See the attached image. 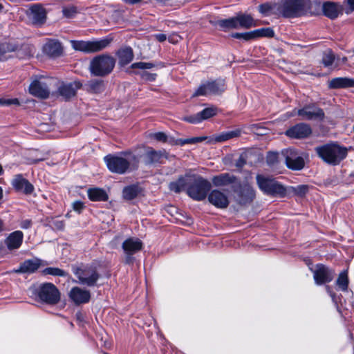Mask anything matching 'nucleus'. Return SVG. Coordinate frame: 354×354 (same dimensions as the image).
Here are the masks:
<instances>
[{"label": "nucleus", "instance_id": "1", "mask_svg": "<svg viewBox=\"0 0 354 354\" xmlns=\"http://www.w3.org/2000/svg\"><path fill=\"white\" fill-rule=\"evenodd\" d=\"M104 161L111 171L120 174L125 173L129 168H136L138 164V158L131 153H125L121 156H106Z\"/></svg>", "mask_w": 354, "mask_h": 354}, {"label": "nucleus", "instance_id": "2", "mask_svg": "<svg viewBox=\"0 0 354 354\" xmlns=\"http://www.w3.org/2000/svg\"><path fill=\"white\" fill-rule=\"evenodd\" d=\"M188 180L187 194L196 201L205 199L211 188L210 183L196 175H189Z\"/></svg>", "mask_w": 354, "mask_h": 354}, {"label": "nucleus", "instance_id": "3", "mask_svg": "<svg viewBox=\"0 0 354 354\" xmlns=\"http://www.w3.org/2000/svg\"><path fill=\"white\" fill-rule=\"evenodd\" d=\"M115 64V60L112 56L104 54L91 61L89 70L92 75L102 77L111 73Z\"/></svg>", "mask_w": 354, "mask_h": 354}, {"label": "nucleus", "instance_id": "4", "mask_svg": "<svg viewBox=\"0 0 354 354\" xmlns=\"http://www.w3.org/2000/svg\"><path fill=\"white\" fill-rule=\"evenodd\" d=\"M31 292L40 301L48 304H55L60 299V293L56 286L50 283H45L30 288Z\"/></svg>", "mask_w": 354, "mask_h": 354}, {"label": "nucleus", "instance_id": "5", "mask_svg": "<svg viewBox=\"0 0 354 354\" xmlns=\"http://www.w3.org/2000/svg\"><path fill=\"white\" fill-rule=\"evenodd\" d=\"M257 183L259 188L267 195L284 197L287 194L286 188L274 178L257 175Z\"/></svg>", "mask_w": 354, "mask_h": 354}, {"label": "nucleus", "instance_id": "6", "mask_svg": "<svg viewBox=\"0 0 354 354\" xmlns=\"http://www.w3.org/2000/svg\"><path fill=\"white\" fill-rule=\"evenodd\" d=\"M111 41L112 38L106 37L102 39L91 41L71 40V44L73 48L75 50L84 53H95L106 48L110 45Z\"/></svg>", "mask_w": 354, "mask_h": 354}, {"label": "nucleus", "instance_id": "7", "mask_svg": "<svg viewBox=\"0 0 354 354\" xmlns=\"http://www.w3.org/2000/svg\"><path fill=\"white\" fill-rule=\"evenodd\" d=\"M72 270L78 279L77 282L84 286H94L100 277L95 268L93 266H73Z\"/></svg>", "mask_w": 354, "mask_h": 354}, {"label": "nucleus", "instance_id": "8", "mask_svg": "<svg viewBox=\"0 0 354 354\" xmlns=\"http://www.w3.org/2000/svg\"><path fill=\"white\" fill-rule=\"evenodd\" d=\"M55 82L56 80L53 78L41 77L30 84L29 92L35 97L47 98L49 96L50 88Z\"/></svg>", "mask_w": 354, "mask_h": 354}, {"label": "nucleus", "instance_id": "9", "mask_svg": "<svg viewBox=\"0 0 354 354\" xmlns=\"http://www.w3.org/2000/svg\"><path fill=\"white\" fill-rule=\"evenodd\" d=\"M278 10L284 17H297L306 12L304 0H285L279 7Z\"/></svg>", "mask_w": 354, "mask_h": 354}, {"label": "nucleus", "instance_id": "10", "mask_svg": "<svg viewBox=\"0 0 354 354\" xmlns=\"http://www.w3.org/2000/svg\"><path fill=\"white\" fill-rule=\"evenodd\" d=\"M225 82L223 80H217L212 82H206L201 84L193 96H205L208 95H218L224 91Z\"/></svg>", "mask_w": 354, "mask_h": 354}, {"label": "nucleus", "instance_id": "11", "mask_svg": "<svg viewBox=\"0 0 354 354\" xmlns=\"http://www.w3.org/2000/svg\"><path fill=\"white\" fill-rule=\"evenodd\" d=\"M285 162L288 168L292 170H301L304 168L305 162L301 153L295 149H287L282 151Z\"/></svg>", "mask_w": 354, "mask_h": 354}, {"label": "nucleus", "instance_id": "12", "mask_svg": "<svg viewBox=\"0 0 354 354\" xmlns=\"http://www.w3.org/2000/svg\"><path fill=\"white\" fill-rule=\"evenodd\" d=\"M298 115L302 120H322L324 113V111L315 105L306 106L299 110H293L289 116H294Z\"/></svg>", "mask_w": 354, "mask_h": 354}, {"label": "nucleus", "instance_id": "13", "mask_svg": "<svg viewBox=\"0 0 354 354\" xmlns=\"http://www.w3.org/2000/svg\"><path fill=\"white\" fill-rule=\"evenodd\" d=\"M313 273V278L317 285H322L330 281V272L328 268L323 264H317L310 268Z\"/></svg>", "mask_w": 354, "mask_h": 354}, {"label": "nucleus", "instance_id": "14", "mask_svg": "<svg viewBox=\"0 0 354 354\" xmlns=\"http://www.w3.org/2000/svg\"><path fill=\"white\" fill-rule=\"evenodd\" d=\"M70 299L76 305L88 303L91 298L88 290L80 287H73L68 293Z\"/></svg>", "mask_w": 354, "mask_h": 354}, {"label": "nucleus", "instance_id": "15", "mask_svg": "<svg viewBox=\"0 0 354 354\" xmlns=\"http://www.w3.org/2000/svg\"><path fill=\"white\" fill-rule=\"evenodd\" d=\"M311 132L309 125L299 123L288 129L286 131V135L291 138L301 139L308 137Z\"/></svg>", "mask_w": 354, "mask_h": 354}, {"label": "nucleus", "instance_id": "16", "mask_svg": "<svg viewBox=\"0 0 354 354\" xmlns=\"http://www.w3.org/2000/svg\"><path fill=\"white\" fill-rule=\"evenodd\" d=\"M28 15L31 22L37 26L43 24L46 19V10L39 5L31 6Z\"/></svg>", "mask_w": 354, "mask_h": 354}, {"label": "nucleus", "instance_id": "17", "mask_svg": "<svg viewBox=\"0 0 354 354\" xmlns=\"http://www.w3.org/2000/svg\"><path fill=\"white\" fill-rule=\"evenodd\" d=\"M208 201L217 208H226L229 205L228 197L225 193L218 189H214L209 194Z\"/></svg>", "mask_w": 354, "mask_h": 354}, {"label": "nucleus", "instance_id": "18", "mask_svg": "<svg viewBox=\"0 0 354 354\" xmlns=\"http://www.w3.org/2000/svg\"><path fill=\"white\" fill-rule=\"evenodd\" d=\"M142 248V241L138 238H129L122 243V248L127 254V262L131 261V255L140 251Z\"/></svg>", "mask_w": 354, "mask_h": 354}, {"label": "nucleus", "instance_id": "19", "mask_svg": "<svg viewBox=\"0 0 354 354\" xmlns=\"http://www.w3.org/2000/svg\"><path fill=\"white\" fill-rule=\"evenodd\" d=\"M82 86L80 82H72L68 83H62L58 87V92L61 96L65 99H69L75 95L77 91Z\"/></svg>", "mask_w": 354, "mask_h": 354}, {"label": "nucleus", "instance_id": "20", "mask_svg": "<svg viewBox=\"0 0 354 354\" xmlns=\"http://www.w3.org/2000/svg\"><path fill=\"white\" fill-rule=\"evenodd\" d=\"M12 185L16 190L26 194H30L34 190L33 185L20 174L14 177Z\"/></svg>", "mask_w": 354, "mask_h": 354}, {"label": "nucleus", "instance_id": "21", "mask_svg": "<svg viewBox=\"0 0 354 354\" xmlns=\"http://www.w3.org/2000/svg\"><path fill=\"white\" fill-rule=\"evenodd\" d=\"M166 156L165 151H156L151 147H147L143 156L145 165H153L160 162V160Z\"/></svg>", "mask_w": 354, "mask_h": 354}, {"label": "nucleus", "instance_id": "22", "mask_svg": "<svg viewBox=\"0 0 354 354\" xmlns=\"http://www.w3.org/2000/svg\"><path fill=\"white\" fill-rule=\"evenodd\" d=\"M237 194V201L240 204H246L250 203L255 196V192L254 189L248 184L241 185Z\"/></svg>", "mask_w": 354, "mask_h": 354}, {"label": "nucleus", "instance_id": "23", "mask_svg": "<svg viewBox=\"0 0 354 354\" xmlns=\"http://www.w3.org/2000/svg\"><path fill=\"white\" fill-rule=\"evenodd\" d=\"M24 239L21 231L17 230L10 233L5 239V244L9 250H17L20 248Z\"/></svg>", "mask_w": 354, "mask_h": 354}, {"label": "nucleus", "instance_id": "24", "mask_svg": "<svg viewBox=\"0 0 354 354\" xmlns=\"http://www.w3.org/2000/svg\"><path fill=\"white\" fill-rule=\"evenodd\" d=\"M241 134V131L240 129H235L232 131H228L225 132H222L218 135L209 137V144H214L216 142H222L227 141L228 140L239 137Z\"/></svg>", "mask_w": 354, "mask_h": 354}, {"label": "nucleus", "instance_id": "25", "mask_svg": "<svg viewBox=\"0 0 354 354\" xmlns=\"http://www.w3.org/2000/svg\"><path fill=\"white\" fill-rule=\"evenodd\" d=\"M237 178L228 173L221 174L212 178V182L216 187H223L236 183Z\"/></svg>", "mask_w": 354, "mask_h": 354}, {"label": "nucleus", "instance_id": "26", "mask_svg": "<svg viewBox=\"0 0 354 354\" xmlns=\"http://www.w3.org/2000/svg\"><path fill=\"white\" fill-rule=\"evenodd\" d=\"M41 265V260L32 259L25 261L21 264L17 272L32 273L36 271Z\"/></svg>", "mask_w": 354, "mask_h": 354}, {"label": "nucleus", "instance_id": "27", "mask_svg": "<svg viewBox=\"0 0 354 354\" xmlns=\"http://www.w3.org/2000/svg\"><path fill=\"white\" fill-rule=\"evenodd\" d=\"M238 28H250L257 26L258 23L249 15H239L236 16Z\"/></svg>", "mask_w": 354, "mask_h": 354}, {"label": "nucleus", "instance_id": "28", "mask_svg": "<svg viewBox=\"0 0 354 354\" xmlns=\"http://www.w3.org/2000/svg\"><path fill=\"white\" fill-rule=\"evenodd\" d=\"M44 50L46 54L50 56H55L61 54L62 48L59 41L56 40H49L44 45Z\"/></svg>", "mask_w": 354, "mask_h": 354}, {"label": "nucleus", "instance_id": "29", "mask_svg": "<svg viewBox=\"0 0 354 354\" xmlns=\"http://www.w3.org/2000/svg\"><path fill=\"white\" fill-rule=\"evenodd\" d=\"M319 156L326 162L332 163V144L328 143L316 148Z\"/></svg>", "mask_w": 354, "mask_h": 354}, {"label": "nucleus", "instance_id": "30", "mask_svg": "<svg viewBox=\"0 0 354 354\" xmlns=\"http://www.w3.org/2000/svg\"><path fill=\"white\" fill-rule=\"evenodd\" d=\"M348 149L336 143H333V165L339 164L347 156Z\"/></svg>", "mask_w": 354, "mask_h": 354}, {"label": "nucleus", "instance_id": "31", "mask_svg": "<svg viewBox=\"0 0 354 354\" xmlns=\"http://www.w3.org/2000/svg\"><path fill=\"white\" fill-rule=\"evenodd\" d=\"M88 196L93 201H105L108 199L106 192L100 188H91L88 190Z\"/></svg>", "mask_w": 354, "mask_h": 354}, {"label": "nucleus", "instance_id": "32", "mask_svg": "<svg viewBox=\"0 0 354 354\" xmlns=\"http://www.w3.org/2000/svg\"><path fill=\"white\" fill-rule=\"evenodd\" d=\"M189 177V175H185L183 177L179 178L178 180H176L175 182H171L169 186L170 190H171L176 193L180 192L181 191H183L185 189H186L187 190Z\"/></svg>", "mask_w": 354, "mask_h": 354}, {"label": "nucleus", "instance_id": "33", "mask_svg": "<svg viewBox=\"0 0 354 354\" xmlns=\"http://www.w3.org/2000/svg\"><path fill=\"white\" fill-rule=\"evenodd\" d=\"M118 56L119 63L121 65H127L130 63L133 58V50L130 47H125L118 52Z\"/></svg>", "mask_w": 354, "mask_h": 354}, {"label": "nucleus", "instance_id": "34", "mask_svg": "<svg viewBox=\"0 0 354 354\" xmlns=\"http://www.w3.org/2000/svg\"><path fill=\"white\" fill-rule=\"evenodd\" d=\"M354 87V79L348 77L333 78V88Z\"/></svg>", "mask_w": 354, "mask_h": 354}, {"label": "nucleus", "instance_id": "35", "mask_svg": "<svg viewBox=\"0 0 354 354\" xmlns=\"http://www.w3.org/2000/svg\"><path fill=\"white\" fill-rule=\"evenodd\" d=\"M209 137L207 136H199L186 139H178L176 140L175 144L177 145L183 146L187 144L195 145L205 140L207 141V143H209Z\"/></svg>", "mask_w": 354, "mask_h": 354}, {"label": "nucleus", "instance_id": "36", "mask_svg": "<svg viewBox=\"0 0 354 354\" xmlns=\"http://www.w3.org/2000/svg\"><path fill=\"white\" fill-rule=\"evenodd\" d=\"M348 286V271L346 270L341 272L336 281V286L339 290L345 291Z\"/></svg>", "mask_w": 354, "mask_h": 354}, {"label": "nucleus", "instance_id": "37", "mask_svg": "<svg viewBox=\"0 0 354 354\" xmlns=\"http://www.w3.org/2000/svg\"><path fill=\"white\" fill-rule=\"evenodd\" d=\"M139 192L140 190L138 186L133 185L124 187L122 192V194L125 199L132 200L138 196Z\"/></svg>", "mask_w": 354, "mask_h": 354}, {"label": "nucleus", "instance_id": "38", "mask_svg": "<svg viewBox=\"0 0 354 354\" xmlns=\"http://www.w3.org/2000/svg\"><path fill=\"white\" fill-rule=\"evenodd\" d=\"M253 38L257 39L259 37H273L274 32L271 28H262L252 30Z\"/></svg>", "mask_w": 354, "mask_h": 354}, {"label": "nucleus", "instance_id": "39", "mask_svg": "<svg viewBox=\"0 0 354 354\" xmlns=\"http://www.w3.org/2000/svg\"><path fill=\"white\" fill-rule=\"evenodd\" d=\"M88 91L93 93H100L104 89V83L102 80H93L86 84Z\"/></svg>", "mask_w": 354, "mask_h": 354}, {"label": "nucleus", "instance_id": "40", "mask_svg": "<svg viewBox=\"0 0 354 354\" xmlns=\"http://www.w3.org/2000/svg\"><path fill=\"white\" fill-rule=\"evenodd\" d=\"M220 27L223 28L238 29L236 17H231L227 19L220 20L218 22Z\"/></svg>", "mask_w": 354, "mask_h": 354}, {"label": "nucleus", "instance_id": "41", "mask_svg": "<svg viewBox=\"0 0 354 354\" xmlns=\"http://www.w3.org/2000/svg\"><path fill=\"white\" fill-rule=\"evenodd\" d=\"M216 108L215 107H208L202 110L201 112H198L201 121L207 120L216 114Z\"/></svg>", "mask_w": 354, "mask_h": 354}, {"label": "nucleus", "instance_id": "42", "mask_svg": "<svg viewBox=\"0 0 354 354\" xmlns=\"http://www.w3.org/2000/svg\"><path fill=\"white\" fill-rule=\"evenodd\" d=\"M78 13V9L76 6L71 5L63 7L62 14L66 18H73Z\"/></svg>", "mask_w": 354, "mask_h": 354}, {"label": "nucleus", "instance_id": "43", "mask_svg": "<svg viewBox=\"0 0 354 354\" xmlns=\"http://www.w3.org/2000/svg\"><path fill=\"white\" fill-rule=\"evenodd\" d=\"M44 274H50L53 276H66V273L64 270L58 268H47L42 271Z\"/></svg>", "mask_w": 354, "mask_h": 354}, {"label": "nucleus", "instance_id": "44", "mask_svg": "<svg viewBox=\"0 0 354 354\" xmlns=\"http://www.w3.org/2000/svg\"><path fill=\"white\" fill-rule=\"evenodd\" d=\"M148 138L161 142H167L168 141V137L164 132L150 133L148 135Z\"/></svg>", "mask_w": 354, "mask_h": 354}, {"label": "nucleus", "instance_id": "45", "mask_svg": "<svg viewBox=\"0 0 354 354\" xmlns=\"http://www.w3.org/2000/svg\"><path fill=\"white\" fill-rule=\"evenodd\" d=\"M274 7L269 4H261L259 6V11L263 16H269L273 13Z\"/></svg>", "mask_w": 354, "mask_h": 354}, {"label": "nucleus", "instance_id": "46", "mask_svg": "<svg viewBox=\"0 0 354 354\" xmlns=\"http://www.w3.org/2000/svg\"><path fill=\"white\" fill-rule=\"evenodd\" d=\"M291 190L299 196H304L308 191V186L306 185H300L296 187H291Z\"/></svg>", "mask_w": 354, "mask_h": 354}, {"label": "nucleus", "instance_id": "47", "mask_svg": "<svg viewBox=\"0 0 354 354\" xmlns=\"http://www.w3.org/2000/svg\"><path fill=\"white\" fill-rule=\"evenodd\" d=\"M232 37L233 38L243 39L245 41H249V40L254 39L252 31L243 32V33L235 32V33L232 34Z\"/></svg>", "mask_w": 354, "mask_h": 354}, {"label": "nucleus", "instance_id": "48", "mask_svg": "<svg viewBox=\"0 0 354 354\" xmlns=\"http://www.w3.org/2000/svg\"><path fill=\"white\" fill-rule=\"evenodd\" d=\"M322 8L324 14L328 18L332 19V3L330 1L324 3Z\"/></svg>", "mask_w": 354, "mask_h": 354}, {"label": "nucleus", "instance_id": "49", "mask_svg": "<svg viewBox=\"0 0 354 354\" xmlns=\"http://www.w3.org/2000/svg\"><path fill=\"white\" fill-rule=\"evenodd\" d=\"M278 160V153L276 152H269L268 153L266 161L269 165H274Z\"/></svg>", "mask_w": 354, "mask_h": 354}, {"label": "nucleus", "instance_id": "50", "mask_svg": "<svg viewBox=\"0 0 354 354\" xmlns=\"http://www.w3.org/2000/svg\"><path fill=\"white\" fill-rule=\"evenodd\" d=\"M183 120L192 124H198L201 122L198 113L195 115L185 116L183 118Z\"/></svg>", "mask_w": 354, "mask_h": 354}, {"label": "nucleus", "instance_id": "51", "mask_svg": "<svg viewBox=\"0 0 354 354\" xmlns=\"http://www.w3.org/2000/svg\"><path fill=\"white\" fill-rule=\"evenodd\" d=\"M153 67V64L149 62H136L132 64V68L141 69H149Z\"/></svg>", "mask_w": 354, "mask_h": 354}, {"label": "nucleus", "instance_id": "52", "mask_svg": "<svg viewBox=\"0 0 354 354\" xmlns=\"http://www.w3.org/2000/svg\"><path fill=\"white\" fill-rule=\"evenodd\" d=\"M0 104L1 105H10V104H19L17 99H0Z\"/></svg>", "mask_w": 354, "mask_h": 354}, {"label": "nucleus", "instance_id": "53", "mask_svg": "<svg viewBox=\"0 0 354 354\" xmlns=\"http://www.w3.org/2000/svg\"><path fill=\"white\" fill-rule=\"evenodd\" d=\"M84 207V203L80 201H75L73 204V209L78 213L81 212Z\"/></svg>", "mask_w": 354, "mask_h": 354}, {"label": "nucleus", "instance_id": "54", "mask_svg": "<svg viewBox=\"0 0 354 354\" xmlns=\"http://www.w3.org/2000/svg\"><path fill=\"white\" fill-rule=\"evenodd\" d=\"M345 10L346 14L354 11V0H347V6Z\"/></svg>", "mask_w": 354, "mask_h": 354}, {"label": "nucleus", "instance_id": "55", "mask_svg": "<svg viewBox=\"0 0 354 354\" xmlns=\"http://www.w3.org/2000/svg\"><path fill=\"white\" fill-rule=\"evenodd\" d=\"M156 74L149 73H144L142 74V77L147 80L149 81H153L156 79Z\"/></svg>", "mask_w": 354, "mask_h": 354}, {"label": "nucleus", "instance_id": "56", "mask_svg": "<svg viewBox=\"0 0 354 354\" xmlns=\"http://www.w3.org/2000/svg\"><path fill=\"white\" fill-rule=\"evenodd\" d=\"M154 37L160 42H162L167 39L166 35L162 33L156 34Z\"/></svg>", "mask_w": 354, "mask_h": 354}, {"label": "nucleus", "instance_id": "57", "mask_svg": "<svg viewBox=\"0 0 354 354\" xmlns=\"http://www.w3.org/2000/svg\"><path fill=\"white\" fill-rule=\"evenodd\" d=\"M20 226L23 229H28L31 226V221L30 220H24L21 223Z\"/></svg>", "mask_w": 354, "mask_h": 354}, {"label": "nucleus", "instance_id": "58", "mask_svg": "<svg viewBox=\"0 0 354 354\" xmlns=\"http://www.w3.org/2000/svg\"><path fill=\"white\" fill-rule=\"evenodd\" d=\"M339 12V6L335 3H333V19L337 17Z\"/></svg>", "mask_w": 354, "mask_h": 354}, {"label": "nucleus", "instance_id": "59", "mask_svg": "<svg viewBox=\"0 0 354 354\" xmlns=\"http://www.w3.org/2000/svg\"><path fill=\"white\" fill-rule=\"evenodd\" d=\"M323 62L325 66H330L332 64V57L330 55H328L327 58L323 59Z\"/></svg>", "mask_w": 354, "mask_h": 354}, {"label": "nucleus", "instance_id": "60", "mask_svg": "<svg viewBox=\"0 0 354 354\" xmlns=\"http://www.w3.org/2000/svg\"><path fill=\"white\" fill-rule=\"evenodd\" d=\"M180 37L178 35H174L173 37H169V41L171 43H176Z\"/></svg>", "mask_w": 354, "mask_h": 354}, {"label": "nucleus", "instance_id": "61", "mask_svg": "<svg viewBox=\"0 0 354 354\" xmlns=\"http://www.w3.org/2000/svg\"><path fill=\"white\" fill-rule=\"evenodd\" d=\"M245 163L244 160L242 158H240L239 160L236 162V167H242Z\"/></svg>", "mask_w": 354, "mask_h": 354}, {"label": "nucleus", "instance_id": "62", "mask_svg": "<svg viewBox=\"0 0 354 354\" xmlns=\"http://www.w3.org/2000/svg\"><path fill=\"white\" fill-rule=\"evenodd\" d=\"M57 227L58 228H59V229H62V228H63V227H64V224H63V223H62V221H60V222H57Z\"/></svg>", "mask_w": 354, "mask_h": 354}, {"label": "nucleus", "instance_id": "63", "mask_svg": "<svg viewBox=\"0 0 354 354\" xmlns=\"http://www.w3.org/2000/svg\"><path fill=\"white\" fill-rule=\"evenodd\" d=\"M326 291H327V292L328 293V295L330 296H332V292L330 291V290L328 286H326Z\"/></svg>", "mask_w": 354, "mask_h": 354}, {"label": "nucleus", "instance_id": "64", "mask_svg": "<svg viewBox=\"0 0 354 354\" xmlns=\"http://www.w3.org/2000/svg\"><path fill=\"white\" fill-rule=\"evenodd\" d=\"M3 230V221L0 220V231Z\"/></svg>", "mask_w": 354, "mask_h": 354}]
</instances>
